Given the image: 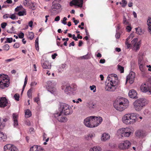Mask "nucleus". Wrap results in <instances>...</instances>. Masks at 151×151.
<instances>
[{"label": "nucleus", "mask_w": 151, "mask_h": 151, "mask_svg": "<svg viewBox=\"0 0 151 151\" xmlns=\"http://www.w3.org/2000/svg\"><path fill=\"white\" fill-rule=\"evenodd\" d=\"M135 77V73L133 72H131L127 76L126 83L128 81L130 84H132L134 82Z\"/></svg>", "instance_id": "obj_11"}, {"label": "nucleus", "mask_w": 151, "mask_h": 151, "mask_svg": "<svg viewBox=\"0 0 151 151\" xmlns=\"http://www.w3.org/2000/svg\"><path fill=\"white\" fill-rule=\"evenodd\" d=\"M10 83V80L8 76L4 74L0 75V88L4 89L7 87Z\"/></svg>", "instance_id": "obj_5"}, {"label": "nucleus", "mask_w": 151, "mask_h": 151, "mask_svg": "<svg viewBox=\"0 0 151 151\" xmlns=\"http://www.w3.org/2000/svg\"><path fill=\"white\" fill-rule=\"evenodd\" d=\"M125 43L127 45V48H129L131 45V44H129L128 42V41H127L126 40Z\"/></svg>", "instance_id": "obj_59"}, {"label": "nucleus", "mask_w": 151, "mask_h": 151, "mask_svg": "<svg viewBox=\"0 0 151 151\" xmlns=\"http://www.w3.org/2000/svg\"><path fill=\"white\" fill-rule=\"evenodd\" d=\"M149 87L146 83L142 84L140 87V89L142 92L146 93L148 92Z\"/></svg>", "instance_id": "obj_22"}, {"label": "nucleus", "mask_w": 151, "mask_h": 151, "mask_svg": "<svg viewBox=\"0 0 151 151\" xmlns=\"http://www.w3.org/2000/svg\"><path fill=\"white\" fill-rule=\"evenodd\" d=\"M120 4L122 5V6L123 7H125L127 4V1L125 0H122L121 2L119 3Z\"/></svg>", "instance_id": "obj_34"}, {"label": "nucleus", "mask_w": 151, "mask_h": 151, "mask_svg": "<svg viewBox=\"0 0 151 151\" xmlns=\"http://www.w3.org/2000/svg\"><path fill=\"white\" fill-rule=\"evenodd\" d=\"M132 128L131 127H129L120 129L117 130L116 135L119 138L123 137H128L133 133Z\"/></svg>", "instance_id": "obj_2"}, {"label": "nucleus", "mask_w": 151, "mask_h": 151, "mask_svg": "<svg viewBox=\"0 0 151 151\" xmlns=\"http://www.w3.org/2000/svg\"><path fill=\"white\" fill-rule=\"evenodd\" d=\"M118 70H119L121 73H123L124 72V68L121 66L119 65H118Z\"/></svg>", "instance_id": "obj_36"}, {"label": "nucleus", "mask_w": 151, "mask_h": 151, "mask_svg": "<svg viewBox=\"0 0 151 151\" xmlns=\"http://www.w3.org/2000/svg\"><path fill=\"white\" fill-rule=\"evenodd\" d=\"M60 17L59 16H58L55 18V21H58L60 20Z\"/></svg>", "instance_id": "obj_64"}, {"label": "nucleus", "mask_w": 151, "mask_h": 151, "mask_svg": "<svg viewBox=\"0 0 151 151\" xmlns=\"http://www.w3.org/2000/svg\"><path fill=\"white\" fill-rule=\"evenodd\" d=\"M107 78L108 80L110 81V83L114 85L115 86H117L119 83V81L118 79L117 76L115 74L109 75Z\"/></svg>", "instance_id": "obj_7"}, {"label": "nucleus", "mask_w": 151, "mask_h": 151, "mask_svg": "<svg viewBox=\"0 0 151 151\" xmlns=\"http://www.w3.org/2000/svg\"><path fill=\"white\" fill-rule=\"evenodd\" d=\"M14 30V27L12 26L10 30H8L7 31V32L9 33H12L13 32Z\"/></svg>", "instance_id": "obj_52"}, {"label": "nucleus", "mask_w": 151, "mask_h": 151, "mask_svg": "<svg viewBox=\"0 0 151 151\" xmlns=\"http://www.w3.org/2000/svg\"><path fill=\"white\" fill-rule=\"evenodd\" d=\"M148 103V101L145 99H139L136 100L133 103L134 109L137 111H141L143 107Z\"/></svg>", "instance_id": "obj_4"}, {"label": "nucleus", "mask_w": 151, "mask_h": 151, "mask_svg": "<svg viewBox=\"0 0 151 151\" xmlns=\"http://www.w3.org/2000/svg\"><path fill=\"white\" fill-rule=\"evenodd\" d=\"M135 135L136 137H140L145 136V133L144 131L140 130L137 131L135 132Z\"/></svg>", "instance_id": "obj_23"}, {"label": "nucleus", "mask_w": 151, "mask_h": 151, "mask_svg": "<svg viewBox=\"0 0 151 151\" xmlns=\"http://www.w3.org/2000/svg\"><path fill=\"white\" fill-rule=\"evenodd\" d=\"M8 104V101L5 97H0V107L4 108Z\"/></svg>", "instance_id": "obj_17"}, {"label": "nucleus", "mask_w": 151, "mask_h": 151, "mask_svg": "<svg viewBox=\"0 0 151 151\" xmlns=\"http://www.w3.org/2000/svg\"><path fill=\"white\" fill-rule=\"evenodd\" d=\"M29 132L31 134H33L34 132V128H30L29 129Z\"/></svg>", "instance_id": "obj_62"}, {"label": "nucleus", "mask_w": 151, "mask_h": 151, "mask_svg": "<svg viewBox=\"0 0 151 151\" xmlns=\"http://www.w3.org/2000/svg\"><path fill=\"white\" fill-rule=\"evenodd\" d=\"M27 81H24V85H23V89H22V92H23V91L24 90V88L27 83Z\"/></svg>", "instance_id": "obj_60"}, {"label": "nucleus", "mask_w": 151, "mask_h": 151, "mask_svg": "<svg viewBox=\"0 0 151 151\" xmlns=\"http://www.w3.org/2000/svg\"><path fill=\"white\" fill-rule=\"evenodd\" d=\"M96 86L94 85H93L92 86H91L90 87V88L91 91H93V92H96Z\"/></svg>", "instance_id": "obj_44"}, {"label": "nucleus", "mask_w": 151, "mask_h": 151, "mask_svg": "<svg viewBox=\"0 0 151 151\" xmlns=\"http://www.w3.org/2000/svg\"><path fill=\"white\" fill-rule=\"evenodd\" d=\"M14 97L15 100L18 101L19 100V96L18 94H15L14 96Z\"/></svg>", "instance_id": "obj_43"}, {"label": "nucleus", "mask_w": 151, "mask_h": 151, "mask_svg": "<svg viewBox=\"0 0 151 151\" xmlns=\"http://www.w3.org/2000/svg\"><path fill=\"white\" fill-rule=\"evenodd\" d=\"M89 56L87 55L81 57V59H88L89 58Z\"/></svg>", "instance_id": "obj_47"}, {"label": "nucleus", "mask_w": 151, "mask_h": 151, "mask_svg": "<svg viewBox=\"0 0 151 151\" xmlns=\"http://www.w3.org/2000/svg\"><path fill=\"white\" fill-rule=\"evenodd\" d=\"M25 116L27 117H29L31 115L30 111L29 110H27L25 112Z\"/></svg>", "instance_id": "obj_35"}, {"label": "nucleus", "mask_w": 151, "mask_h": 151, "mask_svg": "<svg viewBox=\"0 0 151 151\" xmlns=\"http://www.w3.org/2000/svg\"><path fill=\"white\" fill-rule=\"evenodd\" d=\"M5 126V124L4 122H1V119L0 118V130H2Z\"/></svg>", "instance_id": "obj_40"}, {"label": "nucleus", "mask_w": 151, "mask_h": 151, "mask_svg": "<svg viewBox=\"0 0 151 151\" xmlns=\"http://www.w3.org/2000/svg\"><path fill=\"white\" fill-rule=\"evenodd\" d=\"M129 121L130 122L129 124H133L138 120L139 114L136 113H129Z\"/></svg>", "instance_id": "obj_9"}, {"label": "nucleus", "mask_w": 151, "mask_h": 151, "mask_svg": "<svg viewBox=\"0 0 151 151\" xmlns=\"http://www.w3.org/2000/svg\"><path fill=\"white\" fill-rule=\"evenodd\" d=\"M18 14L19 16L26 15V11L25 10H24L23 11H20L18 13Z\"/></svg>", "instance_id": "obj_39"}, {"label": "nucleus", "mask_w": 151, "mask_h": 151, "mask_svg": "<svg viewBox=\"0 0 151 151\" xmlns=\"http://www.w3.org/2000/svg\"><path fill=\"white\" fill-rule=\"evenodd\" d=\"M94 116H91L85 119L83 123L85 125L89 128L94 127L93 118Z\"/></svg>", "instance_id": "obj_6"}, {"label": "nucleus", "mask_w": 151, "mask_h": 151, "mask_svg": "<svg viewBox=\"0 0 151 151\" xmlns=\"http://www.w3.org/2000/svg\"><path fill=\"white\" fill-rule=\"evenodd\" d=\"M3 50H4L7 51L9 49V46L8 44H6L4 45L2 47Z\"/></svg>", "instance_id": "obj_42"}, {"label": "nucleus", "mask_w": 151, "mask_h": 151, "mask_svg": "<svg viewBox=\"0 0 151 151\" xmlns=\"http://www.w3.org/2000/svg\"><path fill=\"white\" fill-rule=\"evenodd\" d=\"M117 88V86H115L112 83H108L105 86L106 90L109 91H115Z\"/></svg>", "instance_id": "obj_13"}, {"label": "nucleus", "mask_w": 151, "mask_h": 151, "mask_svg": "<svg viewBox=\"0 0 151 151\" xmlns=\"http://www.w3.org/2000/svg\"><path fill=\"white\" fill-rule=\"evenodd\" d=\"M129 96L132 99L137 98V93L134 89H132L129 91L128 93Z\"/></svg>", "instance_id": "obj_18"}, {"label": "nucleus", "mask_w": 151, "mask_h": 151, "mask_svg": "<svg viewBox=\"0 0 151 151\" xmlns=\"http://www.w3.org/2000/svg\"><path fill=\"white\" fill-rule=\"evenodd\" d=\"M129 102L126 99L120 98L117 99L114 103V106L117 110L122 111L129 106Z\"/></svg>", "instance_id": "obj_1"}, {"label": "nucleus", "mask_w": 151, "mask_h": 151, "mask_svg": "<svg viewBox=\"0 0 151 151\" xmlns=\"http://www.w3.org/2000/svg\"><path fill=\"white\" fill-rule=\"evenodd\" d=\"M138 41L137 38H134L133 40L131 41V45H132L133 46L136 44H137V43Z\"/></svg>", "instance_id": "obj_37"}, {"label": "nucleus", "mask_w": 151, "mask_h": 151, "mask_svg": "<svg viewBox=\"0 0 151 151\" xmlns=\"http://www.w3.org/2000/svg\"><path fill=\"white\" fill-rule=\"evenodd\" d=\"M130 144V143L129 141L126 140L120 143L118 147L121 150H124L128 148Z\"/></svg>", "instance_id": "obj_10"}, {"label": "nucleus", "mask_w": 151, "mask_h": 151, "mask_svg": "<svg viewBox=\"0 0 151 151\" xmlns=\"http://www.w3.org/2000/svg\"><path fill=\"white\" fill-rule=\"evenodd\" d=\"M139 69L142 72H144L145 71V63H142L141 64H139Z\"/></svg>", "instance_id": "obj_33"}, {"label": "nucleus", "mask_w": 151, "mask_h": 151, "mask_svg": "<svg viewBox=\"0 0 151 151\" xmlns=\"http://www.w3.org/2000/svg\"><path fill=\"white\" fill-rule=\"evenodd\" d=\"M32 88H30L29 89L27 92V96L29 98H30L32 97Z\"/></svg>", "instance_id": "obj_41"}, {"label": "nucleus", "mask_w": 151, "mask_h": 151, "mask_svg": "<svg viewBox=\"0 0 151 151\" xmlns=\"http://www.w3.org/2000/svg\"><path fill=\"white\" fill-rule=\"evenodd\" d=\"M23 7L22 5L19 6H17V8H16L15 9V11L16 12H18L19 11L21 10L22 8Z\"/></svg>", "instance_id": "obj_46"}, {"label": "nucleus", "mask_w": 151, "mask_h": 151, "mask_svg": "<svg viewBox=\"0 0 151 151\" xmlns=\"http://www.w3.org/2000/svg\"><path fill=\"white\" fill-rule=\"evenodd\" d=\"M37 83L35 82H32L31 83L30 86H35L36 85Z\"/></svg>", "instance_id": "obj_63"}, {"label": "nucleus", "mask_w": 151, "mask_h": 151, "mask_svg": "<svg viewBox=\"0 0 151 151\" xmlns=\"http://www.w3.org/2000/svg\"><path fill=\"white\" fill-rule=\"evenodd\" d=\"M9 18H10L13 20H14L16 19V16L14 14H13L11 15L9 17Z\"/></svg>", "instance_id": "obj_53"}, {"label": "nucleus", "mask_w": 151, "mask_h": 151, "mask_svg": "<svg viewBox=\"0 0 151 151\" xmlns=\"http://www.w3.org/2000/svg\"><path fill=\"white\" fill-rule=\"evenodd\" d=\"M30 151H44L43 148L40 146L34 145L31 147Z\"/></svg>", "instance_id": "obj_20"}, {"label": "nucleus", "mask_w": 151, "mask_h": 151, "mask_svg": "<svg viewBox=\"0 0 151 151\" xmlns=\"http://www.w3.org/2000/svg\"><path fill=\"white\" fill-rule=\"evenodd\" d=\"M83 0H73L70 2V5L71 6L76 5L81 7L83 6Z\"/></svg>", "instance_id": "obj_14"}, {"label": "nucleus", "mask_w": 151, "mask_h": 151, "mask_svg": "<svg viewBox=\"0 0 151 151\" xmlns=\"http://www.w3.org/2000/svg\"><path fill=\"white\" fill-rule=\"evenodd\" d=\"M110 138V136L109 134L104 133H103L101 136V140L104 141H106L109 139Z\"/></svg>", "instance_id": "obj_24"}, {"label": "nucleus", "mask_w": 151, "mask_h": 151, "mask_svg": "<svg viewBox=\"0 0 151 151\" xmlns=\"http://www.w3.org/2000/svg\"><path fill=\"white\" fill-rule=\"evenodd\" d=\"M24 34L22 32H21L18 35L19 37L21 39L23 38L24 37Z\"/></svg>", "instance_id": "obj_55"}, {"label": "nucleus", "mask_w": 151, "mask_h": 151, "mask_svg": "<svg viewBox=\"0 0 151 151\" xmlns=\"http://www.w3.org/2000/svg\"><path fill=\"white\" fill-rule=\"evenodd\" d=\"M101 149L99 146L94 147L90 149L89 151H101Z\"/></svg>", "instance_id": "obj_28"}, {"label": "nucleus", "mask_w": 151, "mask_h": 151, "mask_svg": "<svg viewBox=\"0 0 151 151\" xmlns=\"http://www.w3.org/2000/svg\"><path fill=\"white\" fill-rule=\"evenodd\" d=\"M131 29L132 28L130 26H128L127 27L126 29L127 31L129 32L131 31Z\"/></svg>", "instance_id": "obj_61"}, {"label": "nucleus", "mask_w": 151, "mask_h": 151, "mask_svg": "<svg viewBox=\"0 0 151 151\" xmlns=\"http://www.w3.org/2000/svg\"><path fill=\"white\" fill-rule=\"evenodd\" d=\"M7 138L6 135L2 132L0 131V141H5Z\"/></svg>", "instance_id": "obj_27"}, {"label": "nucleus", "mask_w": 151, "mask_h": 151, "mask_svg": "<svg viewBox=\"0 0 151 151\" xmlns=\"http://www.w3.org/2000/svg\"><path fill=\"white\" fill-rule=\"evenodd\" d=\"M6 41L5 42V43H11L12 42L13 39L12 38H7L6 39Z\"/></svg>", "instance_id": "obj_45"}, {"label": "nucleus", "mask_w": 151, "mask_h": 151, "mask_svg": "<svg viewBox=\"0 0 151 151\" xmlns=\"http://www.w3.org/2000/svg\"><path fill=\"white\" fill-rule=\"evenodd\" d=\"M61 88L63 90L65 89V92L66 93L70 91L71 89V88L70 85L68 84L62 86H61Z\"/></svg>", "instance_id": "obj_26"}, {"label": "nucleus", "mask_w": 151, "mask_h": 151, "mask_svg": "<svg viewBox=\"0 0 151 151\" xmlns=\"http://www.w3.org/2000/svg\"><path fill=\"white\" fill-rule=\"evenodd\" d=\"M147 25L148 26V28L150 27L151 26V18L149 17L148 18L147 21Z\"/></svg>", "instance_id": "obj_48"}, {"label": "nucleus", "mask_w": 151, "mask_h": 151, "mask_svg": "<svg viewBox=\"0 0 151 151\" xmlns=\"http://www.w3.org/2000/svg\"><path fill=\"white\" fill-rule=\"evenodd\" d=\"M95 136V134L93 133H90L88 135V137L91 138Z\"/></svg>", "instance_id": "obj_51"}, {"label": "nucleus", "mask_w": 151, "mask_h": 151, "mask_svg": "<svg viewBox=\"0 0 151 151\" xmlns=\"http://www.w3.org/2000/svg\"><path fill=\"white\" fill-rule=\"evenodd\" d=\"M42 67L44 69H50L51 66L48 61H42Z\"/></svg>", "instance_id": "obj_21"}, {"label": "nucleus", "mask_w": 151, "mask_h": 151, "mask_svg": "<svg viewBox=\"0 0 151 151\" xmlns=\"http://www.w3.org/2000/svg\"><path fill=\"white\" fill-rule=\"evenodd\" d=\"M136 33L139 35H142V29L140 27L135 28Z\"/></svg>", "instance_id": "obj_32"}, {"label": "nucleus", "mask_w": 151, "mask_h": 151, "mask_svg": "<svg viewBox=\"0 0 151 151\" xmlns=\"http://www.w3.org/2000/svg\"><path fill=\"white\" fill-rule=\"evenodd\" d=\"M134 37V35L133 34H131L129 36V37L126 39V40L127 41H128V40L130 39V38L132 39Z\"/></svg>", "instance_id": "obj_57"}, {"label": "nucleus", "mask_w": 151, "mask_h": 151, "mask_svg": "<svg viewBox=\"0 0 151 151\" xmlns=\"http://www.w3.org/2000/svg\"><path fill=\"white\" fill-rule=\"evenodd\" d=\"M142 55L141 53H140L139 54L138 58V64H139L144 63V62L143 60V58L142 56H140Z\"/></svg>", "instance_id": "obj_29"}, {"label": "nucleus", "mask_w": 151, "mask_h": 151, "mask_svg": "<svg viewBox=\"0 0 151 151\" xmlns=\"http://www.w3.org/2000/svg\"><path fill=\"white\" fill-rule=\"evenodd\" d=\"M143 113L146 116H148L150 114V112L148 110L145 109Z\"/></svg>", "instance_id": "obj_38"}, {"label": "nucleus", "mask_w": 151, "mask_h": 151, "mask_svg": "<svg viewBox=\"0 0 151 151\" xmlns=\"http://www.w3.org/2000/svg\"><path fill=\"white\" fill-rule=\"evenodd\" d=\"M34 34L33 32H30L28 33L27 35L28 38L30 40H32L34 37Z\"/></svg>", "instance_id": "obj_31"}, {"label": "nucleus", "mask_w": 151, "mask_h": 151, "mask_svg": "<svg viewBox=\"0 0 151 151\" xmlns=\"http://www.w3.org/2000/svg\"><path fill=\"white\" fill-rule=\"evenodd\" d=\"M94 127H96L101 124L102 122L103 119L100 116H94L93 118Z\"/></svg>", "instance_id": "obj_15"}, {"label": "nucleus", "mask_w": 151, "mask_h": 151, "mask_svg": "<svg viewBox=\"0 0 151 151\" xmlns=\"http://www.w3.org/2000/svg\"><path fill=\"white\" fill-rule=\"evenodd\" d=\"M55 117L60 122H65L68 120L67 118L63 114L58 111L54 114Z\"/></svg>", "instance_id": "obj_8"}, {"label": "nucleus", "mask_w": 151, "mask_h": 151, "mask_svg": "<svg viewBox=\"0 0 151 151\" xmlns=\"http://www.w3.org/2000/svg\"><path fill=\"white\" fill-rule=\"evenodd\" d=\"M6 23L5 22H4L1 24V27L3 29H4L6 25Z\"/></svg>", "instance_id": "obj_58"}, {"label": "nucleus", "mask_w": 151, "mask_h": 151, "mask_svg": "<svg viewBox=\"0 0 151 151\" xmlns=\"http://www.w3.org/2000/svg\"><path fill=\"white\" fill-rule=\"evenodd\" d=\"M49 83H52L50 85L48 86V90L52 93H53L55 92L56 89L55 87L56 85L55 82L52 83L50 81L48 82Z\"/></svg>", "instance_id": "obj_16"}, {"label": "nucleus", "mask_w": 151, "mask_h": 151, "mask_svg": "<svg viewBox=\"0 0 151 151\" xmlns=\"http://www.w3.org/2000/svg\"><path fill=\"white\" fill-rule=\"evenodd\" d=\"M34 100L35 102H37L38 104H39L38 101L40 100L39 97H37L34 98Z\"/></svg>", "instance_id": "obj_54"}, {"label": "nucleus", "mask_w": 151, "mask_h": 151, "mask_svg": "<svg viewBox=\"0 0 151 151\" xmlns=\"http://www.w3.org/2000/svg\"><path fill=\"white\" fill-rule=\"evenodd\" d=\"M19 46V44L18 43H16L14 45V47L16 48H18Z\"/></svg>", "instance_id": "obj_56"}, {"label": "nucleus", "mask_w": 151, "mask_h": 151, "mask_svg": "<svg viewBox=\"0 0 151 151\" xmlns=\"http://www.w3.org/2000/svg\"><path fill=\"white\" fill-rule=\"evenodd\" d=\"M129 113L124 115L122 117V121L124 124L127 125H129L130 122L129 121Z\"/></svg>", "instance_id": "obj_19"}, {"label": "nucleus", "mask_w": 151, "mask_h": 151, "mask_svg": "<svg viewBox=\"0 0 151 151\" xmlns=\"http://www.w3.org/2000/svg\"><path fill=\"white\" fill-rule=\"evenodd\" d=\"M67 19L66 17H64L63 20L62 21V23L64 25L66 24H67L66 21Z\"/></svg>", "instance_id": "obj_50"}, {"label": "nucleus", "mask_w": 151, "mask_h": 151, "mask_svg": "<svg viewBox=\"0 0 151 151\" xmlns=\"http://www.w3.org/2000/svg\"><path fill=\"white\" fill-rule=\"evenodd\" d=\"M18 115L15 114H13V118L14 121V126L15 127H17L18 125L17 121Z\"/></svg>", "instance_id": "obj_25"}, {"label": "nucleus", "mask_w": 151, "mask_h": 151, "mask_svg": "<svg viewBox=\"0 0 151 151\" xmlns=\"http://www.w3.org/2000/svg\"><path fill=\"white\" fill-rule=\"evenodd\" d=\"M4 151H18V149L14 145L8 144L4 147Z\"/></svg>", "instance_id": "obj_12"}, {"label": "nucleus", "mask_w": 151, "mask_h": 151, "mask_svg": "<svg viewBox=\"0 0 151 151\" xmlns=\"http://www.w3.org/2000/svg\"><path fill=\"white\" fill-rule=\"evenodd\" d=\"M63 114L64 115L71 114L73 112L72 108L69 105L65 103H61L59 105L58 111Z\"/></svg>", "instance_id": "obj_3"}, {"label": "nucleus", "mask_w": 151, "mask_h": 151, "mask_svg": "<svg viewBox=\"0 0 151 151\" xmlns=\"http://www.w3.org/2000/svg\"><path fill=\"white\" fill-rule=\"evenodd\" d=\"M123 23L125 25H127L128 24V22L127 21L126 18L124 16L123 17Z\"/></svg>", "instance_id": "obj_49"}, {"label": "nucleus", "mask_w": 151, "mask_h": 151, "mask_svg": "<svg viewBox=\"0 0 151 151\" xmlns=\"http://www.w3.org/2000/svg\"><path fill=\"white\" fill-rule=\"evenodd\" d=\"M139 45V42H138L137 43V44L134 46V47H133V50L135 51H137L139 50L140 48Z\"/></svg>", "instance_id": "obj_30"}]
</instances>
